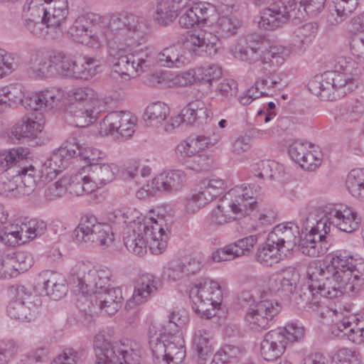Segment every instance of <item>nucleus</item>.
I'll list each match as a JSON object with an SVG mask.
<instances>
[{"label":"nucleus","instance_id":"obj_15","mask_svg":"<svg viewBox=\"0 0 364 364\" xmlns=\"http://www.w3.org/2000/svg\"><path fill=\"white\" fill-rule=\"evenodd\" d=\"M123 300L122 290L109 286L97 294L84 296V300H79V303H88L87 309L80 305L82 310L86 313L96 314L98 310H103L108 315H113L122 306Z\"/></svg>","mask_w":364,"mask_h":364},{"label":"nucleus","instance_id":"obj_41","mask_svg":"<svg viewBox=\"0 0 364 364\" xmlns=\"http://www.w3.org/2000/svg\"><path fill=\"white\" fill-rule=\"evenodd\" d=\"M346 185L354 198L364 203V168L351 170L347 176Z\"/></svg>","mask_w":364,"mask_h":364},{"label":"nucleus","instance_id":"obj_21","mask_svg":"<svg viewBox=\"0 0 364 364\" xmlns=\"http://www.w3.org/2000/svg\"><path fill=\"white\" fill-rule=\"evenodd\" d=\"M187 181L186 173L180 169L164 171L156 176L151 186L157 191L173 193L181 191Z\"/></svg>","mask_w":364,"mask_h":364},{"label":"nucleus","instance_id":"obj_9","mask_svg":"<svg viewBox=\"0 0 364 364\" xmlns=\"http://www.w3.org/2000/svg\"><path fill=\"white\" fill-rule=\"evenodd\" d=\"M95 364H144L138 351L129 343L107 341L103 335L94 340Z\"/></svg>","mask_w":364,"mask_h":364},{"label":"nucleus","instance_id":"obj_11","mask_svg":"<svg viewBox=\"0 0 364 364\" xmlns=\"http://www.w3.org/2000/svg\"><path fill=\"white\" fill-rule=\"evenodd\" d=\"M238 300L242 306H250L245 321L249 327L255 331L268 328L274 317L281 310V306L277 301L269 299L262 300L252 306L255 301L249 291H242L238 296Z\"/></svg>","mask_w":364,"mask_h":364},{"label":"nucleus","instance_id":"obj_38","mask_svg":"<svg viewBox=\"0 0 364 364\" xmlns=\"http://www.w3.org/2000/svg\"><path fill=\"white\" fill-rule=\"evenodd\" d=\"M264 76L259 77L254 85L259 90L261 96H272L277 90L285 85L279 75L272 70H263Z\"/></svg>","mask_w":364,"mask_h":364},{"label":"nucleus","instance_id":"obj_26","mask_svg":"<svg viewBox=\"0 0 364 364\" xmlns=\"http://www.w3.org/2000/svg\"><path fill=\"white\" fill-rule=\"evenodd\" d=\"M279 328L267 333L261 343V355L264 359L271 360L282 355L287 348L286 337Z\"/></svg>","mask_w":364,"mask_h":364},{"label":"nucleus","instance_id":"obj_37","mask_svg":"<svg viewBox=\"0 0 364 364\" xmlns=\"http://www.w3.org/2000/svg\"><path fill=\"white\" fill-rule=\"evenodd\" d=\"M182 116L186 124H201L209 117V111L201 100L191 101L182 109Z\"/></svg>","mask_w":364,"mask_h":364},{"label":"nucleus","instance_id":"obj_42","mask_svg":"<svg viewBox=\"0 0 364 364\" xmlns=\"http://www.w3.org/2000/svg\"><path fill=\"white\" fill-rule=\"evenodd\" d=\"M169 112V107L164 102H154L146 107L144 119L149 126L158 127L166 119Z\"/></svg>","mask_w":364,"mask_h":364},{"label":"nucleus","instance_id":"obj_45","mask_svg":"<svg viewBox=\"0 0 364 364\" xmlns=\"http://www.w3.org/2000/svg\"><path fill=\"white\" fill-rule=\"evenodd\" d=\"M210 338L211 333L207 330L198 329L195 331L193 343L199 357L200 364H203L207 357L212 354Z\"/></svg>","mask_w":364,"mask_h":364},{"label":"nucleus","instance_id":"obj_55","mask_svg":"<svg viewBox=\"0 0 364 364\" xmlns=\"http://www.w3.org/2000/svg\"><path fill=\"white\" fill-rule=\"evenodd\" d=\"M6 260H12L10 264L11 272H25L27 271L33 264L32 256L26 252H18L16 254L15 259L6 258Z\"/></svg>","mask_w":364,"mask_h":364},{"label":"nucleus","instance_id":"obj_62","mask_svg":"<svg viewBox=\"0 0 364 364\" xmlns=\"http://www.w3.org/2000/svg\"><path fill=\"white\" fill-rule=\"evenodd\" d=\"M239 251L237 252L236 246L232 243L220 248L212 253V259L215 262L230 261L240 257Z\"/></svg>","mask_w":364,"mask_h":364},{"label":"nucleus","instance_id":"obj_2","mask_svg":"<svg viewBox=\"0 0 364 364\" xmlns=\"http://www.w3.org/2000/svg\"><path fill=\"white\" fill-rule=\"evenodd\" d=\"M324 213V218L308 217L302 225L299 248L304 255L316 257L326 253V235L331 230L330 225L346 232H352L358 227L360 218L350 208L333 205L326 207Z\"/></svg>","mask_w":364,"mask_h":364},{"label":"nucleus","instance_id":"obj_50","mask_svg":"<svg viewBox=\"0 0 364 364\" xmlns=\"http://www.w3.org/2000/svg\"><path fill=\"white\" fill-rule=\"evenodd\" d=\"M364 114V97L352 99L346 103L341 111L343 119L355 122Z\"/></svg>","mask_w":364,"mask_h":364},{"label":"nucleus","instance_id":"obj_39","mask_svg":"<svg viewBox=\"0 0 364 364\" xmlns=\"http://www.w3.org/2000/svg\"><path fill=\"white\" fill-rule=\"evenodd\" d=\"M289 53V50L282 46H272L265 52L262 51V70L277 71V69L284 63Z\"/></svg>","mask_w":364,"mask_h":364},{"label":"nucleus","instance_id":"obj_5","mask_svg":"<svg viewBox=\"0 0 364 364\" xmlns=\"http://www.w3.org/2000/svg\"><path fill=\"white\" fill-rule=\"evenodd\" d=\"M168 225L162 217L151 224H140L132 230L124 238V243L128 251L141 257L146 253V240L150 239L149 249L152 254H162L168 246Z\"/></svg>","mask_w":364,"mask_h":364},{"label":"nucleus","instance_id":"obj_44","mask_svg":"<svg viewBox=\"0 0 364 364\" xmlns=\"http://www.w3.org/2000/svg\"><path fill=\"white\" fill-rule=\"evenodd\" d=\"M55 100V92L46 90L26 97L24 104L33 110L50 109L53 107Z\"/></svg>","mask_w":364,"mask_h":364},{"label":"nucleus","instance_id":"obj_25","mask_svg":"<svg viewBox=\"0 0 364 364\" xmlns=\"http://www.w3.org/2000/svg\"><path fill=\"white\" fill-rule=\"evenodd\" d=\"M220 139V136L218 135L214 139L203 135L189 136L176 146L175 152L178 157L191 158L192 156L199 154L201 150L214 146Z\"/></svg>","mask_w":364,"mask_h":364},{"label":"nucleus","instance_id":"obj_58","mask_svg":"<svg viewBox=\"0 0 364 364\" xmlns=\"http://www.w3.org/2000/svg\"><path fill=\"white\" fill-rule=\"evenodd\" d=\"M18 56L0 48V79L17 67Z\"/></svg>","mask_w":364,"mask_h":364},{"label":"nucleus","instance_id":"obj_63","mask_svg":"<svg viewBox=\"0 0 364 364\" xmlns=\"http://www.w3.org/2000/svg\"><path fill=\"white\" fill-rule=\"evenodd\" d=\"M358 354L348 348L340 349L332 358V364H358Z\"/></svg>","mask_w":364,"mask_h":364},{"label":"nucleus","instance_id":"obj_19","mask_svg":"<svg viewBox=\"0 0 364 364\" xmlns=\"http://www.w3.org/2000/svg\"><path fill=\"white\" fill-rule=\"evenodd\" d=\"M178 320V323H171L167 322L168 328L166 323L162 325H152L149 328V346L152 353L156 358L164 360L166 355V346L169 341V336H171L177 331V325L183 323L182 321Z\"/></svg>","mask_w":364,"mask_h":364},{"label":"nucleus","instance_id":"obj_3","mask_svg":"<svg viewBox=\"0 0 364 364\" xmlns=\"http://www.w3.org/2000/svg\"><path fill=\"white\" fill-rule=\"evenodd\" d=\"M361 68L350 58L338 57L335 70L316 75L308 84L310 92L323 100L344 97L357 87Z\"/></svg>","mask_w":364,"mask_h":364},{"label":"nucleus","instance_id":"obj_34","mask_svg":"<svg viewBox=\"0 0 364 364\" xmlns=\"http://www.w3.org/2000/svg\"><path fill=\"white\" fill-rule=\"evenodd\" d=\"M43 288L46 294L53 300L63 298L68 291L65 280L57 273L47 271L41 275Z\"/></svg>","mask_w":364,"mask_h":364},{"label":"nucleus","instance_id":"obj_16","mask_svg":"<svg viewBox=\"0 0 364 364\" xmlns=\"http://www.w3.org/2000/svg\"><path fill=\"white\" fill-rule=\"evenodd\" d=\"M136 121V117L132 115L130 112H112L103 119L101 125L102 132L117 139L119 136L127 139L134 134Z\"/></svg>","mask_w":364,"mask_h":364},{"label":"nucleus","instance_id":"obj_31","mask_svg":"<svg viewBox=\"0 0 364 364\" xmlns=\"http://www.w3.org/2000/svg\"><path fill=\"white\" fill-rule=\"evenodd\" d=\"M298 277L299 274L289 268L269 279V289L273 294L289 296L293 294Z\"/></svg>","mask_w":364,"mask_h":364},{"label":"nucleus","instance_id":"obj_29","mask_svg":"<svg viewBox=\"0 0 364 364\" xmlns=\"http://www.w3.org/2000/svg\"><path fill=\"white\" fill-rule=\"evenodd\" d=\"M355 316H345L332 326L331 333L334 336L347 338L354 343H361L364 341V329L354 322Z\"/></svg>","mask_w":364,"mask_h":364},{"label":"nucleus","instance_id":"obj_12","mask_svg":"<svg viewBox=\"0 0 364 364\" xmlns=\"http://www.w3.org/2000/svg\"><path fill=\"white\" fill-rule=\"evenodd\" d=\"M225 191V182L218 178L200 180L184 199L185 211L195 214Z\"/></svg>","mask_w":364,"mask_h":364},{"label":"nucleus","instance_id":"obj_57","mask_svg":"<svg viewBox=\"0 0 364 364\" xmlns=\"http://www.w3.org/2000/svg\"><path fill=\"white\" fill-rule=\"evenodd\" d=\"M242 354V350L240 348L232 345H226L215 354L210 364H217L216 360H220L222 363L230 362L232 359L240 358Z\"/></svg>","mask_w":364,"mask_h":364},{"label":"nucleus","instance_id":"obj_35","mask_svg":"<svg viewBox=\"0 0 364 364\" xmlns=\"http://www.w3.org/2000/svg\"><path fill=\"white\" fill-rule=\"evenodd\" d=\"M43 129V123L25 116L12 127L10 137L16 140L34 138Z\"/></svg>","mask_w":364,"mask_h":364},{"label":"nucleus","instance_id":"obj_30","mask_svg":"<svg viewBox=\"0 0 364 364\" xmlns=\"http://www.w3.org/2000/svg\"><path fill=\"white\" fill-rule=\"evenodd\" d=\"M94 105L82 103H70L66 110V120L73 126L85 127L95 122L97 117Z\"/></svg>","mask_w":364,"mask_h":364},{"label":"nucleus","instance_id":"obj_27","mask_svg":"<svg viewBox=\"0 0 364 364\" xmlns=\"http://www.w3.org/2000/svg\"><path fill=\"white\" fill-rule=\"evenodd\" d=\"M45 12V16L53 23L60 21H66L68 15V6L66 0H31L27 2Z\"/></svg>","mask_w":364,"mask_h":364},{"label":"nucleus","instance_id":"obj_54","mask_svg":"<svg viewBox=\"0 0 364 364\" xmlns=\"http://www.w3.org/2000/svg\"><path fill=\"white\" fill-rule=\"evenodd\" d=\"M75 153L71 141H68L66 146L60 147L51 156V161L59 165V168L62 171L69 165V160L74 159Z\"/></svg>","mask_w":364,"mask_h":364},{"label":"nucleus","instance_id":"obj_51","mask_svg":"<svg viewBox=\"0 0 364 364\" xmlns=\"http://www.w3.org/2000/svg\"><path fill=\"white\" fill-rule=\"evenodd\" d=\"M216 31L223 38L235 35L241 27V21L235 17L222 16L217 18Z\"/></svg>","mask_w":364,"mask_h":364},{"label":"nucleus","instance_id":"obj_23","mask_svg":"<svg viewBox=\"0 0 364 364\" xmlns=\"http://www.w3.org/2000/svg\"><path fill=\"white\" fill-rule=\"evenodd\" d=\"M196 0H156L154 19L159 24L166 26L172 22L179 12L191 1Z\"/></svg>","mask_w":364,"mask_h":364},{"label":"nucleus","instance_id":"obj_56","mask_svg":"<svg viewBox=\"0 0 364 364\" xmlns=\"http://www.w3.org/2000/svg\"><path fill=\"white\" fill-rule=\"evenodd\" d=\"M124 220L123 224L131 228H137L140 224H151L152 221H156L159 220L154 218H150L147 222H143V218L141 213L135 208H123Z\"/></svg>","mask_w":364,"mask_h":364},{"label":"nucleus","instance_id":"obj_36","mask_svg":"<svg viewBox=\"0 0 364 364\" xmlns=\"http://www.w3.org/2000/svg\"><path fill=\"white\" fill-rule=\"evenodd\" d=\"M318 31L316 23H308L297 28L291 37V50L302 52L314 39Z\"/></svg>","mask_w":364,"mask_h":364},{"label":"nucleus","instance_id":"obj_13","mask_svg":"<svg viewBox=\"0 0 364 364\" xmlns=\"http://www.w3.org/2000/svg\"><path fill=\"white\" fill-rule=\"evenodd\" d=\"M45 12L26 4L23 10V26L33 36L46 38L50 36L53 38L63 36L66 21H60L57 23L48 21Z\"/></svg>","mask_w":364,"mask_h":364},{"label":"nucleus","instance_id":"obj_49","mask_svg":"<svg viewBox=\"0 0 364 364\" xmlns=\"http://www.w3.org/2000/svg\"><path fill=\"white\" fill-rule=\"evenodd\" d=\"M169 338L164 360L167 364H180L186 356L185 347L181 343L176 344L179 338L174 336V333Z\"/></svg>","mask_w":364,"mask_h":364},{"label":"nucleus","instance_id":"obj_60","mask_svg":"<svg viewBox=\"0 0 364 364\" xmlns=\"http://www.w3.org/2000/svg\"><path fill=\"white\" fill-rule=\"evenodd\" d=\"M338 4L333 3L331 9H329L326 15V23L328 26L332 27L341 23L347 19L350 13L347 11L345 9L338 6Z\"/></svg>","mask_w":364,"mask_h":364},{"label":"nucleus","instance_id":"obj_28","mask_svg":"<svg viewBox=\"0 0 364 364\" xmlns=\"http://www.w3.org/2000/svg\"><path fill=\"white\" fill-rule=\"evenodd\" d=\"M261 187L255 183L248 186L236 188L232 190V194H236L235 201L241 208L245 215H250L258 206L257 199L261 194Z\"/></svg>","mask_w":364,"mask_h":364},{"label":"nucleus","instance_id":"obj_14","mask_svg":"<svg viewBox=\"0 0 364 364\" xmlns=\"http://www.w3.org/2000/svg\"><path fill=\"white\" fill-rule=\"evenodd\" d=\"M73 237L78 242L108 246L113 240V234L108 224L97 223L95 216L85 215L73 231Z\"/></svg>","mask_w":364,"mask_h":364},{"label":"nucleus","instance_id":"obj_18","mask_svg":"<svg viewBox=\"0 0 364 364\" xmlns=\"http://www.w3.org/2000/svg\"><path fill=\"white\" fill-rule=\"evenodd\" d=\"M184 47L197 55H214L219 48V38L212 32L198 30L188 33Z\"/></svg>","mask_w":364,"mask_h":364},{"label":"nucleus","instance_id":"obj_61","mask_svg":"<svg viewBox=\"0 0 364 364\" xmlns=\"http://www.w3.org/2000/svg\"><path fill=\"white\" fill-rule=\"evenodd\" d=\"M67 178L49 183L44 192L46 198L48 200H55L62 197L66 192Z\"/></svg>","mask_w":364,"mask_h":364},{"label":"nucleus","instance_id":"obj_43","mask_svg":"<svg viewBox=\"0 0 364 364\" xmlns=\"http://www.w3.org/2000/svg\"><path fill=\"white\" fill-rule=\"evenodd\" d=\"M72 147L75 149L74 159L88 164L90 168L93 164L102 161L105 154L97 149L80 144L75 139H71Z\"/></svg>","mask_w":364,"mask_h":364},{"label":"nucleus","instance_id":"obj_48","mask_svg":"<svg viewBox=\"0 0 364 364\" xmlns=\"http://www.w3.org/2000/svg\"><path fill=\"white\" fill-rule=\"evenodd\" d=\"M94 60L75 57L70 78L88 80L95 75V69L92 68Z\"/></svg>","mask_w":364,"mask_h":364},{"label":"nucleus","instance_id":"obj_17","mask_svg":"<svg viewBox=\"0 0 364 364\" xmlns=\"http://www.w3.org/2000/svg\"><path fill=\"white\" fill-rule=\"evenodd\" d=\"M301 234L299 228L294 223L277 225L268 235V245H275L277 250L286 255L296 245L299 246Z\"/></svg>","mask_w":364,"mask_h":364},{"label":"nucleus","instance_id":"obj_33","mask_svg":"<svg viewBox=\"0 0 364 364\" xmlns=\"http://www.w3.org/2000/svg\"><path fill=\"white\" fill-rule=\"evenodd\" d=\"M59 58L54 53L50 55L48 60L36 56L34 63L30 68V75L35 77H48L59 75ZM33 61V58L31 59Z\"/></svg>","mask_w":364,"mask_h":364},{"label":"nucleus","instance_id":"obj_52","mask_svg":"<svg viewBox=\"0 0 364 364\" xmlns=\"http://www.w3.org/2000/svg\"><path fill=\"white\" fill-rule=\"evenodd\" d=\"M256 259L258 262L264 266H272L280 260L281 252L276 249L275 245H268L267 240L264 246L258 248Z\"/></svg>","mask_w":364,"mask_h":364},{"label":"nucleus","instance_id":"obj_20","mask_svg":"<svg viewBox=\"0 0 364 364\" xmlns=\"http://www.w3.org/2000/svg\"><path fill=\"white\" fill-rule=\"evenodd\" d=\"M283 0H277L273 5L264 8L259 16L258 24L266 30H274L286 23L290 18L289 8Z\"/></svg>","mask_w":364,"mask_h":364},{"label":"nucleus","instance_id":"obj_46","mask_svg":"<svg viewBox=\"0 0 364 364\" xmlns=\"http://www.w3.org/2000/svg\"><path fill=\"white\" fill-rule=\"evenodd\" d=\"M6 311L8 316L14 320L29 322L34 319V314L26 305V301L12 300Z\"/></svg>","mask_w":364,"mask_h":364},{"label":"nucleus","instance_id":"obj_1","mask_svg":"<svg viewBox=\"0 0 364 364\" xmlns=\"http://www.w3.org/2000/svg\"><path fill=\"white\" fill-rule=\"evenodd\" d=\"M149 31L145 20L132 14L121 13L110 17L88 13L78 16L69 28L73 41L98 48L105 43L113 58L112 73L124 80L150 70L157 64L168 68H180L188 63L186 47L180 43L164 48L156 55L149 48H129Z\"/></svg>","mask_w":364,"mask_h":364},{"label":"nucleus","instance_id":"obj_7","mask_svg":"<svg viewBox=\"0 0 364 364\" xmlns=\"http://www.w3.org/2000/svg\"><path fill=\"white\" fill-rule=\"evenodd\" d=\"M322 263L311 262L307 269V276L309 283L302 287L293 295L294 302L304 309L316 311L321 306V297L334 299L328 294L331 291V284L323 276Z\"/></svg>","mask_w":364,"mask_h":364},{"label":"nucleus","instance_id":"obj_10","mask_svg":"<svg viewBox=\"0 0 364 364\" xmlns=\"http://www.w3.org/2000/svg\"><path fill=\"white\" fill-rule=\"evenodd\" d=\"M189 296L194 311L201 318H210L221 304L223 292L218 282L204 278L191 288Z\"/></svg>","mask_w":364,"mask_h":364},{"label":"nucleus","instance_id":"obj_4","mask_svg":"<svg viewBox=\"0 0 364 364\" xmlns=\"http://www.w3.org/2000/svg\"><path fill=\"white\" fill-rule=\"evenodd\" d=\"M323 276L331 284L330 296L356 294L364 284V260L346 250L337 251L331 263H322Z\"/></svg>","mask_w":364,"mask_h":364},{"label":"nucleus","instance_id":"obj_40","mask_svg":"<svg viewBox=\"0 0 364 364\" xmlns=\"http://www.w3.org/2000/svg\"><path fill=\"white\" fill-rule=\"evenodd\" d=\"M118 168L116 164L107 163L102 157V161L95 164L90 168L91 178L98 182L100 185H105L112 182L115 177Z\"/></svg>","mask_w":364,"mask_h":364},{"label":"nucleus","instance_id":"obj_32","mask_svg":"<svg viewBox=\"0 0 364 364\" xmlns=\"http://www.w3.org/2000/svg\"><path fill=\"white\" fill-rule=\"evenodd\" d=\"M245 215L235 200H223L211 212V222L215 225H225L237 218L238 216Z\"/></svg>","mask_w":364,"mask_h":364},{"label":"nucleus","instance_id":"obj_53","mask_svg":"<svg viewBox=\"0 0 364 364\" xmlns=\"http://www.w3.org/2000/svg\"><path fill=\"white\" fill-rule=\"evenodd\" d=\"M95 92L90 87H78L69 92L72 103H82L87 105H94L95 102Z\"/></svg>","mask_w":364,"mask_h":364},{"label":"nucleus","instance_id":"obj_47","mask_svg":"<svg viewBox=\"0 0 364 364\" xmlns=\"http://www.w3.org/2000/svg\"><path fill=\"white\" fill-rule=\"evenodd\" d=\"M194 2L193 5L200 25H210L218 18L216 7L206 1Z\"/></svg>","mask_w":364,"mask_h":364},{"label":"nucleus","instance_id":"obj_64","mask_svg":"<svg viewBox=\"0 0 364 364\" xmlns=\"http://www.w3.org/2000/svg\"><path fill=\"white\" fill-rule=\"evenodd\" d=\"M352 54L364 64V33L354 35L350 41Z\"/></svg>","mask_w":364,"mask_h":364},{"label":"nucleus","instance_id":"obj_6","mask_svg":"<svg viewBox=\"0 0 364 364\" xmlns=\"http://www.w3.org/2000/svg\"><path fill=\"white\" fill-rule=\"evenodd\" d=\"M29 150L17 147L0 152V171L8 172L11 177L21 175L24 193L29 195L43 185L41 172L28 161Z\"/></svg>","mask_w":364,"mask_h":364},{"label":"nucleus","instance_id":"obj_8","mask_svg":"<svg viewBox=\"0 0 364 364\" xmlns=\"http://www.w3.org/2000/svg\"><path fill=\"white\" fill-rule=\"evenodd\" d=\"M112 276V271L107 267H90L83 262H79L71 269L69 279L78 288L75 291L82 294V298L79 300L83 301L84 296L97 294L109 287Z\"/></svg>","mask_w":364,"mask_h":364},{"label":"nucleus","instance_id":"obj_59","mask_svg":"<svg viewBox=\"0 0 364 364\" xmlns=\"http://www.w3.org/2000/svg\"><path fill=\"white\" fill-rule=\"evenodd\" d=\"M198 81L208 82L210 85H213V82L219 79L222 75L221 68L215 64L197 68Z\"/></svg>","mask_w":364,"mask_h":364},{"label":"nucleus","instance_id":"obj_24","mask_svg":"<svg viewBox=\"0 0 364 364\" xmlns=\"http://www.w3.org/2000/svg\"><path fill=\"white\" fill-rule=\"evenodd\" d=\"M161 285L160 280L152 274L142 275L134 287L132 297L128 300L127 305L130 308L147 301L154 295Z\"/></svg>","mask_w":364,"mask_h":364},{"label":"nucleus","instance_id":"obj_22","mask_svg":"<svg viewBox=\"0 0 364 364\" xmlns=\"http://www.w3.org/2000/svg\"><path fill=\"white\" fill-rule=\"evenodd\" d=\"M262 41L256 40L254 36L240 38L232 50L235 58L249 63L261 60L262 55Z\"/></svg>","mask_w":364,"mask_h":364}]
</instances>
